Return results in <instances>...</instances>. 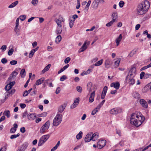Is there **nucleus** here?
<instances>
[{"instance_id":"1","label":"nucleus","mask_w":151,"mask_h":151,"mask_svg":"<svg viewBox=\"0 0 151 151\" xmlns=\"http://www.w3.org/2000/svg\"><path fill=\"white\" fill-rule=\"evenodd\" d=\"M145 120V117L141 115L139 116L136 114L133 113L130 119V123L136 127L140 126Z\"/></svg>"},{"instance_id":"2","label":"nucleus","mask_w":151,"mask_h":151,"mask_svg":"<svg viewBox=\"0 0 151 151\" xmlns=\"http://www.w3.org/2000/svg\"><path fill=\"white\" fill-rule=\"evenodd\" d=\"M150 7L149 2L147 0L142 2L137 7V10L139 15L145 14Z\"/></svg>"},{"instance_id":"3","label":"nucleus","mask_w":151,"mask_h":151,"mask_svg":"<svg viewBox=\"0 0 151 151\" xmlns=\"http://www.w3.org/2000/svg\"><path fill=\"white\" fill-rule=\"evenodd\" d=\"M62 119L61 114H58L54 118L53 121V125L54 126H57L61 122Z\"/></svg>"},{"instance_id":"4","label":"nucleus","mask_w":151,"mask_h":151,"mask_svg":"<svg viewBox=\"0 0 151 151\" xmlns=\"http://www.w3.org/2000/svg\"><path fill=\"white\" fill-rule=\"evenodd\" d=\"M50 122L49 120L47 121L41 127L40 132L41 134L44 133L49 128Z\"/></svg>"},{"instance_id":"5","label":"nucleus","mask_w":151,"mask_h":151,"mask_svg":"<svg viewBox=\"0 0 151 151\" xmlns=\"http://www.w3.org/2000/svg\"><path fill=\"white\" fill-rule=\"evenodd\" d=\"M49 134H47L42 136L40 139L38 143V146H40L44 144L49 138Z\"/></svg>"},{"instance_id":"6","label":"nucleus","mask_w":151,"mask_h":151,"mask_svg":"<svg viewBox=\"0 0 151 151\" xmlns=\"http://www.w3.org/2000/svg\"><path fill=\"white\" fill-rule=\"evenodd\" d=\"M106 142L104 139L100 140L97 143V146L98 148L101 149L104 147L106 145Z\"/></svg>"},{"instance_id":"7","label":"nucleus","mask_w":151,"mask_h":151,"mask_svg":"<svg viewBox=\"0 0 151 151\" xmlns=\"http://www.w3.org/2000/svg\"><path fill=\"white\" fill-rule=\"evenodd\" d=\"M80 100V99L79 98H76L74 100V103L70 106V108L71 109H73L76 107L78 104Z\"/></svg>"},{"instance_id":"8","label":"nucleus","mask_w":151,"mask_h":151,"mask_svg":"<svg viewBox=\"0 0 151 151\" xmlns=\"http://www.w3.org/2000/svg\"><path fill=\"white\" fill-rule=\"evenodd\" d=\"M136 74V68L134 67H133L130 70L128 74L135 76Z\"/></svg>"},{"instance_id":"9","label":"nucleus","mask_w":151,"mask_h":151,"mask_svg":"<svg viewBox=\"0 0 151 151\" xmlns=\"http://www.w3.org/2000/svg\"><path fill=\"white\" fill-rule=\"evenodd\" d=\"M92 134L93 132H90L87 134L85 138V141L86 142H88L92 140L91 139V137Z\"/></svg>"},{"instance_id":"10","label":"nucleus","mask_w":151,"mask_h":151,"mask_svg":"<svg viewBox=\"0 0 151 151\" xmlns=\"http://www.w3.org/2000/svg\"><path fill=\"white\" fill-rule=\"evenodd\" d=\"M142 107L145 108H147L148 105L146 101L144 99H141L139 101Z\"/></svg>"},{"instance_id":"11","label":"nucleus","mask_w":151,"mask_h":151,"mask_svg":"<svg viewBox=\"0 0 151 151\" xmlns=\"http://www.w3.org/2000/svg\"><path fill=\"white\" fill-rule=\"evenodd\" d=\"M110 86L112 87H114L116 90H118L119 88L120 84L119 82L117 81L116 82H113L111 83Z\"/></svg>"},{"instance_id":"12","label":"nucleus","mask_w":151,"mask_h":151,"mask_svg":"<svg viewBox=\"0 0 151 151\" xmlns=\"http://www.w3.org/2000/svg\"><path fill=\"white\" fill-rule=\"evenodd\" d=\"M108 90V87L106 86H105L103 88V91L101 95V99H104L105 96Z\"/></svg>"},{"instance_id":"13","label":"nucleus","mask_w":151,"mask_h":151,"mask_svg":"<svg viewBox=\"0 0 151 151\" xmlns=\"http://www.w3.org/2000/svg\"><path fill=\"white\" fill-rule=\"evenodd\" d=\"M66 106V104H65V103H64L61 106H60L59 107L58 109V112L60 113L62 112L64 110V109H65Z\"/></svg>"},{"instance_id":"14","label":"nucleus","mask_w":151,"mask_h":151,"mask_svg":"<svg viewBox=\"0 0 151 151\" xmlns=\"http://www.w3.org/2000/svg\"><path fill=\"white\" fill-rule=\"evenodd\" d=\"M99 137V134L95 133L92 134L91 137V139L93 141H95Z\"/></svg>"},{"instance_id":"15","label":"nucleus","mask_w":151,"mask_h":151,"mask_svg":"<svg viewBox=\"0 0 151 151\" xmlns=\"http://www.w3.org/2000/svg\"><path fill=\"white\" fill-rule=\"evenodd\" d=\"M86 42L85 41L82 46L78 50V52L79 53L83 52L87 48V47L86 46Z\"/></svg>"},{"instance_id":"16","label":"nucleus","mask_w":151,"mask_h":151,"mask_svg":"<svg viewBox=\"0 0 151 151\" xmlns=\"http://www.w3.org/2000/svg\"><path fill=\"white\" fill-rule=\"evenodd\" d=\"M117 13L116 12H114L112 15V19L113 22H116L117 20Z\"/></svg>"},{"instance_id":"17","label":"nucleus","mask_w":151,"mask_h":151,"mask_svg":"<svg viewBox=\"0 0 151 151\" xmlns=\"http://www.w3.org/2000/svg\"><path fill=\"white\" fill-rule=\"evenodd\" d=\"M28 145V144L27 142H25L20 147L19 149L22 150V151H24Z\"/></svg>"},{"instance_id":"18","label":"nucleus","mask_w":151,"mask_h":151,"mask_svg":"<svg viewBox=\"0 0 151 151\" xmlns=\"http://www.w3.org/2000/svg\"><path fill=\"white\" fill-rule=\"evenodd\" d=\"M14 127L11 129L10 132L11 133H14L16 131L18 127V125L16 124H14L13 125Z\"/></svg>"},{"instance_id":"19","label":"nucleus","mask_w":151,"mask_h":151,"mask_svg":"<svg viewBox=\"0 0 151 151\" xmlns=\"http://www.w3.org/2000/svg\"><path fill=\"white\" fill-rule=\"evenodd\" d=\"M119 112V110L117 108H114L111 109L110 111L111 114H117Z\"/></svg>"},{"instance_id":"20","label":"nucleus","mask_w":151,"mask_h":151,"mask_svg":"<svg viewBox=\"0 0 151 151\" xmlns=\"http://www.w3.org/2000/svg\"><path fill=\"white\" fill-rule=\"evenodd\" d=\"M35 117L36 116L33 114H28L27 116L28 119L30 120H32L34 119Z\"/></svg>"},{"instance_id":"21","label":"nucleus","mask_w":151,"mask_h":151,"mask_svg":"<svg viewBox=\"0 0 151 151\" xmlns=\"http://www.w3.org/2000/svg\"><path fill=\"white\" fill-rule=\"evenodd\" d=\"M95 91H94L91 94L90 96L89 99V102L90 103H92L94 101V98L95 96Z\"/></svg>"},{"instance_id":"22","label":"nucleus","mask_w":151,"mask_h":151,"mask_svg":"<svg viewBox=\"0 0 151 151\" xmlns=\"http://www.w3.org/2000/svg\"><path fill=\"white\" fill-rule=\"evenodd\" d=\"M122 38V34H120L118 37L116 39V46H118Z\"/></svg>"},{"instance_id":"23","label":"nucleus","mask_w":151,"mask_h":151,"mask_svg":"<svg viewBox=\"0 0 151 151\" xmlns=\"http://www.w3.org/2000/svg\"><path fill=\"white\" fill-rule=\"evenodd\" d=\"M51 66L50 64H48L47 66L45 67L44 68L42 71V74L46 72L50 68Z\"/></svg>"},{"instance_id":"24","label":"nucleus","mask_w":151,"mask_h":151,"mask_svg":"<svg viewBox=\"0 0 151 151\" xmlns=\"http://www.w3.org/2000/svg\"><path fill=\"white\" fill-rule=\"evenodd\" d=\"M44 80V78H42L40 79L37 80L36 82V85L38 86L41 84L43 82Z\"/></svg>"},{"instance_id":"25","label":"nucleus","mask_w":151,"mask_h":151,"mask_svg":"<svg viewBox=\"0 0 151 151\" xmlns=\"http://www.w3.org/2000/svg\"><path fill=\"white\" fill-rule=\"evenodd\" d=\"M135 77V76H131V75L128 74L126 77L125 79V83H127L128 80H130V79L134 78Z\"/></svg>"},{"instance_id":"26","label":"nucleus","mask_w":151,"mask_h":151,"mask_svg":"<svg viewBox=\"0 0 151 151\" xmlns=\"http://www.w3.org/2000/svg\"><path fill=\"white\" fill-rule=\"evenodd\" d=\"M18 1H15L12 3L11 4H10L8 6V8H10L14 7L18 4Z\"/></svg>"},{"instance_id":"27","label":"nucleus","mask_w":151,"mask_h":151,"mask_svg":"<svg viewBox=\"0 0 151 151\" xmlns=\"http://www.w3.org/2000/svg\"><path fill=\"white\" fill-rule=\"evenodd\" d=\"M92 86V84L91 82H89L87 84V90L89 92V93H90L91 91V88Z\"/></svg>"},{"instance_id":"28","label":"nucleus","mask_w":151,"mask_h":151,"mask_svg":"<svg viewBox=\"0 0 151 151\" xmlns=\"http://www.w3.org/2000/svg\"><path fill=\"white\" fill-rule=\"evenodd\" d=\"M69 66V64H67L66 65L64 66L58 72V74H60L65 69H66Z\"/></svg>"},{"instance_id":"29","label":"nucleus","mask_w":151,"mask_h":151,"mask_svg":"<svg viewBox=\"0 0 151 151\" xmlns=\"http://www.w3.org/2000/svg\"><path fill=\"white\" fill-rule=\"evenodd\" d=\"M135 82V79L134 78H133L128 80L127 83H129V84L130 85H133L134 84Z\"/></svg>"},{"instance_id":"30","label":"nucleus","mask_w":151,"mask_h":151,"mask_svg":"<svg viewBox=\"0 0 151 151\" xmlns=\"http://www.w3.org/2000/svg\"><path fill=\"white\" fill-rule=\"evenodd\" d=\"M132 95L133 97L135 98L138 99L140 97L139 94L137 92H134Z\"/></svg>"},{"instance_id":"31","label":"nucleus","mask_w":151,"mask_h":151,"mask_svg":"<svg viewBox=\"0 0 151 151\" xmlns=\"http://www.w3.org/2000/svg\"><path fill=\"white\" fill-rule=\"evenodd\" d=\"M11 47V48H10V49L9 50L8 52V54L9 56H11L13 54V53L14 51V50L13 48V47L12 46H10L9 47V48H10Z\"/></svg>"},{"instance_id":"32","label":"nucleus","mask_w":151,"mask_h":151,"mask_svg":"<svg viewBox=\"0 0 151 151\" xmlns=\"http://www.w3.org/2000/svg\"><path fill=\"white\" fill-rule=\"evenodd\" d=\"M55 22L57 24V27H62V22H60L59 21H58V20L57 18H55L54 19Z\"/></svg>"},{"instance_id":"33","label":"nucleus","mask_w":151,"mask_h":151,"mask_svg":"<svg viewBox=\"0 0 151 151\" xmlns=\"http://www.w3.org/2000/svg\"><path fill=\"white\" fill-rule=\"evenodd\" d=\"M62 27H57L56 29V33L57 34H60L62 32Z\"/></svg>"},{"instance_id":"34","label":"nucleus","mask_w":151,"mask_h":151,"mask_svg":"<svg viewBox=\"0 0 151 151\" xmlns=\"http://www.w3.org/2000/svg\"><path fill=\"white\" fill-rule=\"evenodd\" d=\"M120 60V59L119 58L116 61H115L114 65V68H117L118 67L119 65Z\"/></svg>"},{"instance_id":"35","label":"nucleus","mask_w":151,"mask_h":151,"mask_svg":"<svg viewBox=\"0 0 151 151\" xmlns=\"http://www.w3.org/2000/svg\"><path fill=\"white\" fill-rule=\"evenodd\" d=\"M3 115L6 116L7 118H9L10 116V111L9 110L5 111L3 113Z\"/></svg>"},{"instance_id":"36","label":"nucleus","mask_w":151,"mask_h":151,"mask_svg":"<svg viewBox=\"0 0 151 151\" xmlns=\"http://www.w3.org/2000/svg\"><path fill=\"white\" fill-rule=\"evenodd\" d=\"M98 6V4H97L94 1L92 4V7L94 9H96L97 8Z\"/></svg>"},{"instance_id":"37","label":"nucleus","mask_w":151,"mask_h":151,"mask_svg":"<svg viewBox=\"0 0 151 151\" xmlns=\"http://www.w3.org/2000/svg\"><path fill=\"white\" fill-rule=\"evenodd\" d=\"M111 63V60L109 59H106L105 62V65L106 67H108Z\"/></svg>"},{"instance_id":"38","label":"nucleus","mask_w":151,"mask_h":151,"mask_svg":"<svg viewBox=\"0 0 151 151\" xmlns=\"http://www.w3.org/2000/svg\"><path fill=\"white\" fill-rule=\"evenodd\" d=\"M60 144V141H58L57 144L55 145V146L53 147H52L51 149V151H54L58 147L59 145Z\"/></svg>"},{"instance_id":"39","label":"nucleus","mask_w":151,"mask_h":151,"mask_svg":"<svg viewBox=\"0 0 151 151\" xmlns=\"http://www.w3.org/2000/svg\"><path fill=\"white\" fill-rule=\"evenodd\" d=\"M91 3V0H89L86 6V7L84 9V10L86 11H87L89 9V7Z\"/></svg>"},{"instance_id":"40","label":"nucleus","mask_w":151,"mask_h":151,"mask_svg":"<svg viewBox=\"0 0 151 151\" xmlns=\"http://www.w3.org/2000/svg\"><path fill=\"white\" fill-rule=\"evenodd\" d=\"M20 75L22 77H24L26 75V72L24 69H22L20 72Z\"/></svg>"},{"instance_id":"41","label":"nucleus","mask_w":151,"mask_h":151,"mask_svg":"<svg viewBox=\"0 0 151 151\" xmlns=\"http://www.w3.org/2000/svg\"><path fill=\"white\" fill-rule=\"evenodd\" d=\"M83 132L81 131L79 132V133L77 134L76 136V138L77 139H81L82 137Z\"/></svg>"},{"instance_id":"42","label":"nucleus","mask_w":151,"mask_h":151,"mask_svg":"<svg viewBox=\"0 0 151 151\" xmlns=\"http://www.w3.org/2000/svg\"><path fill=\"white\" fill-rule=\"evenodd\" d=\"M61 40V37L60 35H58L57 36L55 39V42L58 43Z\"/></svg>"},{"instance_id":"43","label":"nucleus","mask_w":151,"mask_h":151,"mask_svg":"<svg viewBox=\"0 0 151 151\" xmlns=\"http://www.w3.org/2000/svg\"><path fill=\"white\" fill-rule=\"evenodd\" d=\"M18 27H15L14 29V31L16 32V34L17 35H20L19 32H20V29L19 28H18Z\"/></svg>"},{"instance_id":"44","label":"nucleus","mask_w":151,"mask_h":151,"mask_svg":"<svg viewBox=\"0 0 151 151\" xmlns=\"http://www.w3.org/2000/svg\"><path fill=\"white\" fill-rule=\"evenodd\" d=\"M103 60L101 59L96 63L94 65L95 66H98L101 65L103 63Z\"/></svg>"},{"instance_id":"45","label":"nucleus","mask_w":151,"mask_h":151,"mask_svg":"<svg viewBox=\"0 0 151 151\" xmlns=\"http://www.w3.org/2000/svg\"><path fill=\"white\" fill-rule=\"evenodd\" d=\"M12 87L10 85H9V84H8L6 86L5 89L7 91H9L10 90Z\"/></svg>"},{"instance_id":"46","label":"nucleus","mask_w":151,"mask_h":151,"mask_svg":"<svg viewBox=\"0 0 151 151\" xmlns=\"http://www.w3.org/2000/svg\"><path fill=\"white\" fill-rule=\"evenodd\" d=\"M35 52L34 51L33 49L30 52L29 55V58H31L33 57V55H34Z\"/></svg>"},{"instance_id":"47","label":"nucleus","mask_w":151,"mask_h":151,"mask_svg":"<svg viewBox=\"0 0 151 151\" xmlns=\"http://www.w3.org/2000/svg\"><path fill=\"white\" fill-rule=\"evenodd\" d=\"M7 145L6 144L3 147L0 149V151H6L7 149Z\"/></svg>"},{"instance_id":"48","label":"nucleus","mask_w":151,"mask_h":151,"mask_svg":"<svg viewBox=\"0 0 151 151\" xmlns=\"http://www.w3.org/2000/svg\"><path fill=\"white\" fill-rule=\"evenodd\" d=\"M15 91V90L14 89H12L11 91L8 92L7 93H8V94H7V96H9L10 94H12L14 93Z\"/></svg>"},{"instance_id":"49","label":"nucleus","mask_w":151,"mask_h":151,"mask_svg":"<svg viewBox=\"0 0 151 151\" xmlns=\"http://www.w3.org/2000/svg\"><path fill=\"white\" fill-rule=\"evenodd\" d=\"M18 74V73L17 72L15 71H14L11 74V76H12V77L14 78L16 77Z\"/></svg>"},{"instance_id":"50","label":"nucleus","mask_w":151,"mask_h":151,"mask_svg":"<svg viewBox=\"0 0 151 151\" xmlns=\"http://www.w3.org/2000/svg\"><path fill=\"white\" fill-rule=\"evenodd\" d=\"M94 1L98 4V5L99 3L103 4L104 2V0H94Z\"/></svg>"},{"instance_id":"51","label":"nucleus","mask_w":151,"mask_h":151,"mask_svg":"<svg viewBox=\"0 0 151 151\" xmlns=\"http://www.w3.org/2000/svg\"><path fill=\"white\" fill-rule=\"evenodd\" d=\"M67 78V77L65 75H63L60 78V81H63Z\"/></svg>"},{"instance_id":"52","label":"nucleus","mask_w":151,"mask_h":151,"mask_svg":"<svg viewBox=\"0 0 151 151\" xmlns=\"http://www.w3.org/2000/svg\"><path fill=\"white\" fill-rule=\"evenodd\" d=\"M20 134L19 133H18L17 134H14L12 135L10 137V138L11 139H14L17 138V137H19V136Z\"/></svg>"},{"instance_id":"53","label":"nucleus","mask_w":151,"mask_h":151,"mask_svg":"<svg viewBox=\"0 0 151 151\" xmlns=\"http://www.w3.org/2000/svg\"><path fill=\"white\" fill-rule=\"evenodd\" d=\"M38 0H32V4L34 6H36L38 3Z\"/></svg>"},{"instance_id":"54","label":"nucleus","mask_w":151,"mask_h":151,"mask_svg":"<svg viewBox=\"0 0 151 151\" xmlns=\"http://www.w3.org/2000/svg\"><path fill=\"white\" fill-rule=\"evenodd\" d=\"M113 22V20H111L109 23H107L106 24V26L108 27H109L111 26L114 23V22Z\"/></svg>"},{"instance_id":"55","label":"nucleus","mask_w":151,"mask_h":151,"mask_svg":"<svg viewBox=\"0 0 151 151\" xmlns=\"http://www.w3.org/2000/svg\"><path fill=\"white\" fill-rule=\"evenodd\" d=\"M70 57H67L64 60V63L65 64L68 63L70 61Z\"/></svg>"},{"instance_id":"56","label":"nucleus","mask_w":151,"mask_h":151,"mask_svg":"<svg viewBox=\"0 0 151 151\" xmlns=\"http://www.w3.org/2000/svg\"><path fill=\"white\" fill-rule=\"evenodd\" d=\"M17 63V60H13L11 61L10 62V64L12 65H15Z\"/></svg>"},{"instance_id":"57","label":"nucleus","mask_w":151,"mask_h":151,"mask_svg":"<svg viewBox=\"0 0 151 151\" xmlns=\"http://www.w3.org/2000/svg\"><path fill=\"white\" fill-rule=\"evenodd\" d=\"M74 21L75 20H71L69 23V25L70 27V28H72L74 24Z\"/></svg>"},{"instance_id":"58","label":"nucleus","mask_w":151,"mask_h":151,"mask_svg":"<svg viewBox=\"0 0 151 151\" xmlns=\"http://www.w3.org/2000/svg\"><path fill=\"white\" fill-rule=\"evenodd\" d=\"M124 4V3L123 1H121L119 2V5L120 7L122 8Z\"/></svg>"},{"instance_id":"59","label":"nucleus","mask_w":151,"mask_h":151,"mask_svg":"<svg viewBox=\"0 0 151 151\" xmlns=\"http://www.w3.org/2000/svg\"><path fill=\"white\" fill-rule=\"evenodd\" d=\"M26 17L25 15H21L20 17V19L21 21H23L25 19Z\"/></svg>"},{"instance_id":"60","label":"nucleus","mask_w":151,"mask_h":151,"mask_svg":"<svg viewBox=\"0 0 151 151\" xmlns=\"http://www.w3.org/2000/svg\"><path fill=\"white\" fill-rule=\"evenodd\" d=\"M145 73L144 72H142L140 75V78L141 79H142L144 77V76H145Z\"/></svg>"},{"instance_id":"61","label":"nucleus","mask_w":151,"mask_h":151,"mask_svg":"<svg viewBox=\"0 0 151 151\" xmlns=\"http://www.w3.org/2000/svg\"><path fill=\"white\" fill-rule=\"evenodd\" d=\"M1 61L2 63L5 64L7 63V60L6 58H3L1 60Z\"/></svg>"},{"instance_id":"62","label":"nucleus","mask_w":151,"mask_h":151,"mask_svg":"<svg viewBox=\"0 0 151 151\" xmlns=\"http://www.w3.org/2000/svg\"><path fill=\"white\" fill-rule=\"evenodd\" d=\"M77 90L78 91L81 93L82 91V88L80 86H78L76 88Z\"/></svg>"},{"instance_id":"63","label":"nucleus","mask_w":151,"mask_h":151,"mask_svg":"<svg viewBox=\"0 0 151 151\" xmlns=\"http://www.w3.org/2000/svg\"><path fill=\"white\" fill-rule=\"evenodd\" d=\"M58 21H59L62 22H64L65 21L64 19L63 18L62 16H60L59 19H58Z\"/></svg>"},{"instance_id":"64","label":"nucleus","mask_w":151,"mask_h":151,"mask_svg":"<svg viewBox=\"0 0 151 151\" xmlns=\"http://www.w3.org/2000/svg\"><path fill=\"white\" fill-rule=\"evenodd\" d=\"M98 111L97 109H96V108L94 109L92 112L91 114L92 115H95L96 113Z\"/></svg>"}]
</instances>
